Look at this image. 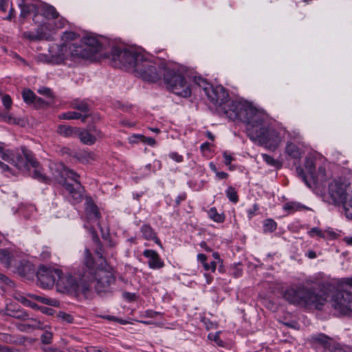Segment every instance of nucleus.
<instances>
[{"instance_id":"1","label":"nucleus","mask_w":352,"mask_h":352,"mask_svg":"<svg viewBox=\"0 0 352 352\" xmlns=\"http://www.w3.org/2000/svg\"><path fill=\"white\" fill-rule=\"evenodd\" d=\"M111 66L131 69L137 76L148 82H156L163 76L168 89L175 94L185 98L191 94V89L182 74L169 69L162 59H148L136 48L111 47Z\"/></svg>"},{"instance_id":"2","label":"nucleus","mask_w":352,"mask_h":352,"mask_svg":"<svg viewBox=\"0 0 352 352\" xmlns=\"http://www.w3.org/2000/svg\"><path fill=\"white\" fill-rule=\"evenodd\" d=\"M97 261L93 258L88 248L85 250V266L79 275V280L72 275L60 274L58 276L56 286L58 292H81L89 290V283L97 280L96 289L98 293L108 292L110 287L109 265L104 257V249L100 243H96L95 250Z\"/></svg>"},{"instance_id":"3","label":"nucleus","mask_w":352,"mask_h":352,"mask_svg":"<svg viewBox=\"0 0 352 352\" xmlns=\"http://www.w3.org/2000/svg\"><path fill=\"white\" fill-rule=\"evenodd\" d=\"M226 112L230 120L246 124L247 135L252 141L269 147L278 146V133L267 123V115L250 102L230 103Z\"/></svg>"},{"instance_id":"4","label":"nucleus","mask_w":352,"mask_h":352,"mask_svg":"<svg viewBox=\"0 0 352 352\" xmlns=\"http://www.w3.org/2000/svg\"><path fill=\"white\" fill-rule=\"evenodd\" d=\"M62 40L60 54L63 59L91 58L102 50L101 42L91 35L81 38L74 32H65Z\"/></svg>"},{"instance_id":"5","label":"nucleus","mask_w":352,"mask_h":352,"mask_svg":"<svg viewBox=\"0 0 352 352\" xmlns=\"http://www.w3.org/2000/svg\"><path fill=\"white\" fill-rule=\"evenodd\" d=\"M21 150L22 155L18 154L14 156L10 151L5 152L3 147L0 146V153L3 160L14 165L19 170H28L30 171L32 178L41 182L48 184L50 179L44 173L42 167L32 152L25 146H22Z\"/></svg>"},{"instance_id":"6","label":"nucleus","mask_w":352,"mask_h":352,"mask_svg":"<svg viewBox=\"0 0 352 352\" xmlns=\"http://www.w3.org/2000/svg\"><path fill=\"white\" fill-rule=\"evenodd\" d=\"M284 298L291 304L314 307L320 309L327 301L326 294L300 284L288 287L283 294Z\"/></svg>"},{"instance_id":"7","label":"nucleus","mask_w":352,"mask_h":352,"mask_svg":"<svg viewBox=\"0 0 352 352\" xmlns=\"http://www.w3.org/2000/svg\"><path fill=\"white\" fill-rule=\"evenodd\" d=\"M50 168L54 179L63 186L75 201L80 202L82 195L79 190L81 186L78 180L79 175L62 163H52L50 165Z\"/></svg>"},{"instance_id":"8","label":"nucleus","mask_w":352,"mask_h":352,"mask_svg":"<svg viewBox=\"0 0 352 352\" xmlns=\"http://www.w3.org/2000/svg\"><path fill=\"white\" fill-rule=\"evenodd\" d=\"M350 186L341 180L334 179L329 184L327 201L336 206L342 205L345 215L352 219V190Z\"/></svg>"},{"instance_id":"9","label":"nucleus","mask_w":352,"mask_h":352,"mask_svg":"<svg viewBox=\"0 0 352 352\" xmlns=\"http://www.w3.org/2000/svg\"><path fill=\"white\" fill-rule=\"evenodd\" d=\"M193 80L195 83L202 88L204 94L213 104L221 107L222 112L227 118H228V116L226 111V107L229 104L248 102L247 101L228 100V94L223 87L217 86L216 87H213L200 76H195Z\"/></svg>"},{"instance_id":"10","label":"nucleus","mask_w":352,"mask_h":352,"mask_svg":"<svg viewBox=\"0 0 352 352\" xmlns=\"http://www.w3.org/2000/svg\"><path fill=\"white\" fill-rule=\"evenodd\" d=\"M343 282L351 286L349 290H339L333 294L331 299V306L342 314L352 313V277L346 278Z\"/></svg>"},{"instance_id":"11","label":"nucleus","mask_w":352,"mask_h":352,"mask_svg":"<svg viewBox=\"0 0 352 352\" xmlns=\"http://www.w3.org/2000/svg\"><path fill=\"white\" fill-rule=\"evenodd\" d=\"M60 270L54 267L41 265L36 273L38 285L44 289L52 287L56 283Z\"/></svg>"},{"instance_id":"12","label":"nucleus","mask_w":352,"mask_h":352,"mask_svg":"<svg viewBox=\"0 0 352 352\" xmlns=\"http://www.w3.org/2000/svg\"><path fill=\"white\" fill-rule=\"evenodd\" d=\"M12 270L28 279L32 278L35 272L34 265L26 260H22L19 263L16 261L12 266Z\"/></svg>"},{"instance_id":"13","label":"nucleus","mask_w":352,"mask_h":352,"mask_svg":"<svg viewBox=\"0 0 352 352\" xmlns=\"http://www.w3.org/2000/svg\"><path fill=\"white\" fill-rule=\"evenodd\" d=\"M85 212L89 222H96L100 217L99 209L91 197L86 198Z\"/></svg>"},{"instance_id":"14","label":"nucleus","mask_w":352,"mask_h":352,"mask_svg":"<svg viewBox=\"0 0 352 352\" xmlns=\"http://www.w3.org/2000/svg\"><path fill=\"white\" fill-rule=\"evenodd\" d=\"M143 255L148 258V264L150 268L160 269L164 266V262L161 260L157 252L153 250H145Z\"/></svg>"},{"instance_id":"15","label":"nucleus","mask_w":352,"mask_h":352,"mask_svg":"<svg viewBox=\"0 0 352 352\" xmlns=\"http://www.w3.org/2000/svg\"><path fill=\"white\" fill-rule=\"evenodd\" d=\"M0 262L7 268H12L16 260L12 253L7 249H0Z\"/></svg>"},{"instance_id":"16","label":"nucleus","mask_w":352,"mask_h":352,"mask_svg":"<svg viewBox=\"0 0 352 352\" xmlns=\"http://www.w3.org/2000/svg\"><path fill=\"white\" fill-rule=\"evenodd\" d=\"M80 141L87 145H92L96 142V138L93 135H91L89 132L85 130L80 131L78 129V131L76 135Z\"/></svg>"},{"instance_id":"17","label":"nucleus","mask_w":352,"mask_h":352,"mask_svg":"<svg viewBox=\"0 0 352 352\" xmlns=\"http://www.w3.org/2000/svg\"><path fill=\"white\" fill-rule=\"evenodd\" d=\"M78 128H74L69 125H59L57 129L58 133L65 137H72L77 135Z\"/></svg>"},{"instance_id":"18","label":"nucleus","mask_w":352,"mask_h":352,"mask_svg":"<svg viewBox=\"0 0 352 352\" xmlns=\"http://www.w3.org/2000/svg\"><path fill=\"white\" fill-rule=\"evenodd\" d=\"M141 232L143 237L146 240H153L155 243H160V241L155 235L153 229L148 225H144L141 228Z\"/></svg>"},{"instance_id":"19","label":"nucleus","mask_w":352,"mask_h":352,"mask_svg":"<svg viewBox=\"0 0 352 352\" xmlns=\"http://www.w3.org/2000/svg\"><path fill=\"white\" fill-rule=\"evenodd\" d=\"M28 296L32 299H34L40 302H42L45 305L57 307L59 305V302L57 300L53 298H48L44 296L35 295L33 294H28Z\"/></svg>"},{"instance_id":"20","label":"nucleus","mask_w":352,"mask_h":352,"mask_svg":"<svg viewBox=\"0 0 352 352\" xmlns=\"http://www.w3.org/2000/svg\"><path fill=\"white\" fill-rule=\"evenodd\" d=\"M311 339L314 342L321 344L322 346L324 347V351H326L327 348H328V346L333 341L332 339L329 338V337L324 334L314 336H312Z\"/></svg>"},{"instance_id":"21","label":"nucleus","mask_w":352,"mask_h":352,"mask_svg":"<svg viewBox=\"0 0 352 352\" xmlns=\"http://www.w3.org/2000/svg\"><path fill=\"white\" fill-rule=\"evenodd\" d=\"M42 14L47 19H57L59 16L56 8L50 5L43 6Z\"/></svg>"},{"instance_id":"22","label":"nucleus","mask_w":352,"mask_h":352,"mask_svg":"<svg viewBox=\"0 0 352 352\" xmlns=\"http://www.w3.org/2000/svg\"><path fill=\"white\" fill-rule=\"evenodd\" d=\"M309 234L314 237V236H318L320 238H327V237H335L336 233L333 232H327V231H322L320 229L317 228H313L309 231Z\"/></svg>"},{"instance_id":"23","label":"nucleus","mask_w":352,"mask_h":352,"mask_svg":"<svg viewBox=\"0 0 352 352\" xmlns=\"http://www.w3.org/2000/svg\"><path fill=\"white\" fill-rule=\"evenodd\" d=\"M87 116V115L82 116L81 113L75 111H68L60 114L59 118L64 120H77L81 118L82 122H85Z\"/></svg>"},{"instance_id":"24","label":"nucleus","mask_w":352,"mask_h":352,"mask_svg":"<svg viewBox=\"0 0 352 352\" xmlns=\"http://www.w3.org/2000/svg\"><path fill=\"white\" fill-rule=\"evenodd\" d=\"M71 106L83 113H87L90 110L89 105L85 101L78 99L73 100L71 102Z\"/></svg>"},{"instance_id":"25","label":"nucleus","mask_w":352,"mask_h":352,"mask_svg":"<svg viewBox=\"0 0 352 352\" xmlns=\"http://www.w3.org/2000/svg\"><path fill=\"white\" fill-rule=\"evenodd\" d=\"M284 210L289 212H294L295 211H300L302 210L307 209V208L300 203L291 201L285 203L283 206Z\"/></svg>"},{"instance_id":"26","label":"nucleus","mask_w":352,"mask_h":352,"mask_svg":"<svg viewBox=\"0 0 352 352\" xmlns=\"http://www.w3.org/2000/svg\"><path fill=\"white\" fill-rule=\"evenodd\" d=\"M287 153L293 158H298L301 156V152L296 145L288 142L286 146Z\"/></svg>"},{"instance_id":"27","label":"nucleus","mask_w":352,"mask_h":352,"mask_svg":"<svg viewBox=\"0 0 352 352\" xmlns=\"http://www.w3.org/2000/svg\"><path fill=\"white\" fill-rule=\"evenodd\" d=\"M28 321V326L30 327V329H42L45 330L47 327V325L45 324L38 318H30L27 320Z\"/></svg>"},{"instance_id":"28","label":"nucleus","mask_w":352,"mask_h":352,"mask_svg":"<svg viewBox=\"0 0 352 352\" xmlns=\"http://www.w3.org/2000/svg\"><path fill=\"white\" fill-rule=\"evenodd\" d=\"M305 168L311 179H315V164L311 158H306Z\"/></svg>"},{"instance_id":"29","label":"nucleus","mask_w":352,"mask_h":352,"mask_svg":"<svg viewBox=\"0 0 352 352\" xmlns=\"http://www.w3.org/2000/svg\"><path fill=\"white\" fill-rule=\"evenodd\" d=\"M23 0H19V6L21 8V16L27 17L34 8V6L32 4H23Z\"/></svg>"},{"instance_id":"30","label":"nucleus","mask_w":352,"mask_h":352,"mask_svg":"<svg viewBox=\"0 0 352 352\" xmlns=\"http://www.w3.org/2000/svg\"><path fill=\"white\" fill-rule=\"evenodd\" d=\"M78 158L83 162L89 163L96 160V156L91 152L84 151L78 154Z\"/></svg>"},{"instance_id":"31","label":"nucleus","mask_w":352,"mask_h":352,"mask_svg":"<svg viewBox=\"0 0 352 352\" xmlns=\"http://www.w3.org/2000/svg\"><path fill=\"white\" fill-rule=\"evenodd\" d=\"M208 216L213 221L220 223L224 221V217L221 214H219L215 208H212L208 211Z\"/></svg>"},{"instance_id":"32","label":"nucleus","mask_w":352,"mask_h":352,"mask_svg":"<svg viewBox=\"0 0 352 352\" xmlns=\"http://www.w3.org/2000/svg\"><path fill=\"white\" fill-rule=\"evenodd\" d=\"M23 98L26 103H32L37 98V96L30 89L24 90L23 92Z\"/></svg>"},{"instance_id":"33","label":"nucleus","mask_w":352,"mask_h":352,"mask_svg":"<svg viewBox=\"0 0 352 352\" xmlns=\"http://www.w3.org/2000/svg\"><path fill=\"white\" fill-rule=\"evenodd\" d=\"M17 309L18 307L15 305H7L5 309L0 311V314L14 318Z\"/></svg>"},{"instance_id":"34","label":"nucleus","mask_w":352,"mask_h":352,"mask_svg":"<svg viewBox=\"0 0 352 352\" xmlns=\"http://www.w3.org/2000/svg\"><path fill=\"white\" fill-rule=\"evenodd\" d=\"M324 352H348L345 348L340 344L333 341L332 343L327 348Z\"/></svg>"},{"instance_id":"35","label":"nucleus","mask_w":352,"mask_h":352,"mask_svg":"<svg viewBox=\"0 0 352 352\" xmlns=\"http://www.w3.org/2000/svg\"><path fill=\"white\" fill-rule=\"evenodd\" d=\"M277 227L276 223L272 219H267L263 224L264 232H272Z\"/></svg>"},{"instance_id":"36","label":"nucleus","mask_w":352,"mask_h":352,"mask_svg":"<svg viewBox=\"0 0 352 352\" xmlns=\"http://www.w3.org/2000/svg\"><path fill=\"white\" fill-rule=\"evenodd\" d=\"M226 196L232 202L236 203L239 200L237 193L234 188L232 186L228 187L226 192Z\"/></svg>"},{"instance_id":"37","label":"nucleus","mask_w":352,"mask_h":352,"mask_svg":"<svg viewBox=\"0 0 352 352\" xmlns=\"http://www.w3.org/2000/svg\"><path fill=\"white\" fill-rule=\"evenodd\" d=\"M53 333L51 331L45 330L41 336V342L44 344H49L52 342Z\"/></svg>"},{"instance_id":"38","label":"nucleus","mask_w":352,"mask_h":352,"mask_svg":"<svg viewBox=\"0 0 352 352\" xmlns=\"http://www.w3.org/2000/svg\"><path fill=\"white\" fill-rule=\"evenodd\" d=\"M14 318H16L21 320H27L29 319L28 314L22 309L18 308Z\"/></svg>"},{"instance_id":"39","label":"nucleus","mask_w":352,"mask_h":352,"mask_svg":"<svg viewBox=\"0 0 352 352\" xmlns=\"http://www.w3.org/2000/svg\"><path fill=\"white\" fill-rule=\"evenodd\" d=\"M325 177V169L323 167H319L318 173H315V179H312L314 182H322Z\"/></svg>"},{"instance_id":"40","label":"nucleus","mask_w":352,"mask_h":352,"mask_svg":"<svg viewBox=\"0 0 352 352\" xmlns=\"http://www.w3.org/2000/svg\"><path fill=\"white\" fill-rule=\"evenodd\" d=\"M99 227H100V232H101V235H102V237L104 239V240H107L108 241H110L109 238H110V232H109V228L108 226H106V227H102L100 224H98Z\"/></svg>"},{"instance_id":"41","label":"nucleus","mask_w":352,"mask_h":352,"mask_svg":"<svg viewBox=\"0 0 352 352\" xmlns=\"http://www.w3.org/2000/svg\"><path fill=\"white\" fill-rule=\"evenodd\" d=\"M0 341L8 344L14 342L13 337L10 334L5 333H0Z\"/></svg>"},{"instance_id":"42","label":"nucleus","mask_w":352,"mask_h":352,"mask_svg":"<svg viewBox=\"0 0 352 352\" xmlns=\"http://www.w3.org/2000/svg\"><path fill=\"white\" fill-rule=\"evenodd\" d=\"M136 138H138L141 142L150 146H154L155 144V140L153 138H146L144 135H137Z\"/></svg>"},{"instance_id":"43","label":"nucleus","mask_w":352,"mask_h":352,"mask_svg":"<svg viewBox=\"0 0 352 352\" xmlns=\"http://www.w3.org/2000/svg\"><path fill=\"white\" fill-rule=\"evenodd\" d=\"M37 91H38V94H40L41 95H43V96H45L47 97H49V98H52L53 97L52 91H51V89L50 88L43 87L39 88L37 90Z\"/></svg>"},{"instance_id":"44","label":"nucleus","mask_w":352,"mask_h":352,"mask_svg":"<svg viewBox=\"0 0 352 352\" xmlns=\"http://www.w3.org/2000/svg\"><path fill=\"white\" fill-rule=\"evenodd\" d=\"M208 338L211 340L215 342L219 346L223 345V342L220 340L219 333L217 332L216 333H210L208 335Z\"/></svg>"},{"instance_id":"45","label":"nucleus","mask_w":352,"mask_h":352,"mask_svg":"<svg viewBox=\"0 0 352 352\" xmlns=\"http://www.w3.org/2000/svg\"><path fill=\"white\" fill-rule=\"evenodd\" d=\"M23 35H24V36L25 38H29L30 40H32V41L40 40V39H42L43 38V36H41V35L35 34H33V33H31V32H24Z\"/></svg>"},{"instance_id":"46","label":"nucleus","mask_w":352,"mask_h":352,"mask_svg":"<svg viewBox=\"0 0 352 352\" xmlns=\"http://www.w3.org/2000/svg\"><path fill=\"white\" fill-rule=\"evenodd\" d=\"M2 102L6 109L8 110L11 107L12 100L8 95H6L2 98Z\"/></svg>"},{"instance_id":"47","label":"nucleus","mask_w":352,"mask_h":352,"mask_svg":"<svg viewBox=\"0 0 352 352\" xmlns=\"http://www.w3.org/2000/svg\"><path fill=\"white\" fill-rule=\"evenodd\" d=\"M296 172H297L298 175L302 179V180L305 182V183L307 185L309 186V182H308V177L305 175L304 170L302 168H301L300 167H297Z\"/></svg>"},{"instance_id":"48","label":"nucleus","mask_w":352,"mask_h":352,"mask_svg":"<svg viewBox=\"0 0 352 352\" xmlns=\"http://www.w3.org/2000/svg\"><path fill=\"white\" fill-rule=\"evenodd\" d=\"M10 4V0H0V10L3 12H6Z\"/></svg>"},{"instance_id":"49","label":"nucleus","mask_w":352,"mask_h":352,"mask_svg":"<svg viewBox=\"0 0 352 352\" xmlns=\"http://www.w3.org/2000/svg\"><path fill=\"white\" fill-rule=\"evenodd\" d=\"M169 157L173 160H175L177 162H182L183 161V157L181 155H179L176 152L170 153L168 155Z\"/></svg>"},{"instance_id":"50","label":"nucleus","mask_w":352,"mask_h":352,"mask_svg":"<svg viewBox=\"0 0 352 352\" xmlns=\"http://www.w3.org/2000/svg\"><path fill=\"white\" fill-rule=\"evenodd\" d=\"M263 158L268 164L272 166H276V164L278 163L276 160L268 155H263Z\"/></svg>"},{"instance_id":"51","label":"nucleus","mask_w":352,"mask_h":352,"mask_svg":"<svg viewBox=\"0 0 352 352\" xmlns=\"http://www.w3.org/2000/svg\"><path fill=\"white\" fill-rule=\"evenodd\" d=\"M216 265L215 261H212L210 264L207 263H204V267L206 271L211 270L212 272H214L216 270Z\"/></svg>"},{"instance_id":"52","label":"nucleus","mask_w":352,"mask_h":352,"mask_svg":"<svg viewBox=\"0 0 352 352\" xmlns=\"http://www.w3.org/2000/svg\"><path fill=\"white\" fill-rule=\"evenodd\" d=\"M41 349L43 352H64L57 347L43 346Z\"/></svg>"},{"instance_id":"53","label":"nucleus","mask_w":352,"mask_h":352,"mask_svg":"<svg viewBox=\"0 0 352 352\" xmlns=\"http://www.w3.org/2000/svg\"><path fill=\"white\" fill-rule=\"evenodd\" d=\"M39 309L42 313L45 314L47 315H52L54 313V310L52 309L46 307H40Z\"/></svg>"},{"instance_id":"54","label":"nucleus","mask_w":352,"mask_h":352,"mask_svg":"<svg viewBox=\"0 0 352 352\" xmlns=\"http://www.w3.org/2000/svg\"><path fill=\"white\" fill-rule=\"evenodd\" d=\"M40 256L43 259H48L51 256V252L46 248L41 252Z\"/></svg>"},{"instance_id":"55","label":"nucleus","mask_w":352,"mask_h":352,"mask_svg":"<svg viewBox=\"0 0 352 352\" xmlns=\"http://www.w3.org/2000/svg\"><path fill=\"white\" fill-rule=\"evenodd\" d=\"M0 280L6 285H9L12 281L3 273L0 272Z\"/></svg>"},{"instance_id":"56","label":"nucleus","mask_w":352,"mask_h":352,"mask_svg":"<svg viewBox=\"0 0 352 352\" xmlns=\"http://www.w3.org/2000/svg\"><path fill=\"white\" fill-rule=\"evenodd\" d=\"M17 327L21 331H27L30 329V327L28 326V322L24 324L20 323L17 325Z\"/></svg>"},{"instance_id":"57","label":"nucleus","mask_w":352,"mask_h":352,"mask_svg":"<svg viewBox=\"0 0 352 352\" xmlns=\"http://www.w3.org/2000/svg\"><path fill=\"white\" fill-rule=\"evenodd\" d=\"M289 135L294 140L299 141L301 139L298 132L293 131L292 133H289Z\"/></svg>"},{"instance_id":"58","label":"nucleus","mask_w":352,"mask_h":352,"mask_svg":"<svg viewBox=\"0 0 352 352\" xmlns=\"http://www.w3.org/2000/svg\"><path fill=\"white\" fill-rule=\"evenodd\" d=\"M223 158H224V163L226 165L230 164L232 160H233V158L230 155L227 154L226 153H223Z\"/></svg>"},{"instance_id":"59","label":"nucleus","mask_w":352,"mask_h":352,"mask_svg":"<svg viewBox=\"0 0 352 352\" xmlns=\"http://www.w3.org/2000/svg\"><path fill=\"white\" fill-rule=\"evenodd\" d=\"M198 260L204 265V263H206V256L204 254H199L197 256Z\"/></svg>"},{"instance_id":"60","label":"nucleus","mask_w":352,"mask_h":352,"mask_svg":"<svg viewBox=\"0 0 352 352\" xmlns=\"http://www.w3.org/2000/svg\"><path fill=\"white\" fill-rule=\"evenodd\" d=\"M13 12H14V9L12 7H10V10H9V14L3 18L6 20L11 21L12 19L13 18Z\"/></svg>"},{"instance_id":"61","label":"nucleus","mask_w":352,"mask_h":352,"mask_svg":"<svg viewBox=\"0 0 352 352\" xmlns=\"http://www.w3.org/2000/svg\"><path fill=\"white\" fill-rule=\"evenodd\" d=\"M111 321H116V322L120 323L121 324H126L129 323L128 321H126L125 320L120 319V318H118L114 316H111Z\"/></svg>"},{"instance_id":"62","label":"nucleus","mask_w":352,"mask_h":352,"mask_svg":"<svg viewBox=\"0 0 352 352\" xmlns=\"http://www.w3.org/2000/svg\"><path fill=\"white\" fill-rule=\"evenodd\" d=\"M135 295L134 294L127 292L124 294V297L129 300H133L135 299Z\"/></svg>"},{"instance_id":"63","label":"nucleus","mask_w":352,"mask_h":352,"mask_svg":"<svg viewBox=\"0 0 352 352\" xmlns=\"http://www.w3.org/2000/svg\"><path fill=\"white\" fill-rule=\"evenodd\" d=\"M14 349L11 347L1 345V352H14Z\"/></svg>"},{"instance_id":"64","label":"nucleus","mask_w":352,"mask_h":352,"mask_svg":"<svg viewBox=\"0 0 352 352\" xmlns=\"http://www.w3.org/2000/svg\"><path fill=\"white\" fill-rule=\"evenodd\" d=\"M89 352H108L106 349H100V348H91Z\"/></svg>"}]
</instances>
